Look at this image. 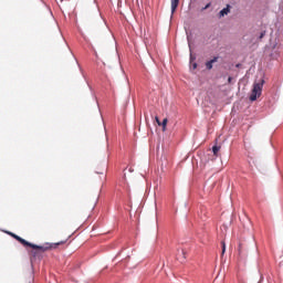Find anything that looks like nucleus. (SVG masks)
Segmentation results:
<instances>
[{
    "label": "nucleus",
    "instance_id": "obj_1",
    "mask_svg": "<svg viewBox=\"0 0 283 283\" xmlns=\"http://www.w3.org/2000/svg\"><path fill=\"white\" fill-rule=\"evenodd\" d=\"M7 233L11 238H13L18 242H20V244H22L23 247H30L31 249H38L39 251H42L43 253H45V251H50L52 249H56V247H60V244H65V242L61 241V242H57V243H45L44 245H36L34 243L28 242L25 239L17 235L13 232H7Z\"/></svg>",
    "mask_w": 283,
    "mask_h": 283
},
{
    "label": "nucleus",
    "instance_id": "obj_2",
    "mask_svg": "<svg viewBox=\"0 0 283 283\" xmlns=\"http://www.w3.org/2000/svg\"><path fill=\"white\" fill-rule=\"evenodd\" d=\"M264 87V80L253 84V88L250 95V101L254 102L262 96V88Z\"/></svg>",
    "mask_w": 283,
    "mask_h": 283
},
{
    "label": "nucleus",
    "instance_id": "obj_3",
    "mask_svg": "<svg viewBox=\"0 0 283 283\" xmlns=\"http://www.w3.org/2000/svg\"><path fill=\"white\" fill-rule=\"evenodd\" d=\"M231 12V6L227 4V8L222 9L219 12V19H222V17H227Z\"/></svg>",
    "mask_w": 283,
    "mask_h": 283
},
{
    "label": "nucleus",
    "instance_id": "obj_4",
    "mask_svg": "<svg viewBox=\"0 0 283 283\" xmlns=\"http://www.w3.org/2000/svg\"><path fill=\"white\" fill-rule=\"evenodd\" d=\"M156 122L159 126L163 127V132H167V123H169V120L167 118H164L163 123H160V119H158V117H156Z\"/></svg>",
    "mask_w": 283,
    "mask_h": 283
},
{
    "label": "nucleus",
    "instance_id": "obj_5",
    "mask_svg": "<svg viewBox=\"0 0 283 283\" xmlns=\"http://www.w3.org/2000/svg\"><path fill=\"white\" fill-rule=\"evenodd\" d=\"M213 63H218V56H214L212 60L206 62L207 70H213Z\"/></svg>",
    "mask_w": 283,
    "mask_h": 283
},
{
    "label": "nucleus",
    "instance_id": "obj_6",
    "mask_svg": "<svg viewBox=\"0 0 283 283\" xmlns=\"http://www.w3.org/2000/svg\"><path fill=\"white\" fill-rule=\"evenodd\" d=\"M171 1V14H174V12H176V10L178 9V6L180 4V0H170Z\"/></svg>",
    "mask_w": 283,
    "mask_h": 283
},
{
    "label": "nucleus",
    "instance_id": "obj_7",
    "mask_svg": "<svg viewBox=\"0 0 283 283\" xmlns=\"http://www.w3.org/2000/svg\"><path fill=\"white\" fill-rule=\"evenodd\" d=\"M220 151V146H213L212 147V153H213V156H218V153Z\"/></svg>",
    "mask_w": 283,
    "mask_h": 283
},
{
    "label": "nucleus",
    "instance_id": "obj_8",
    "mask_svg": "<svg viewBox=\"0 0 283 283\" xmlns=\"http://www.w3.org/2000/svg\"><path fill=\"white\" fill-rule=\"evenodd\" d=\"M221 247H222L221 255H224V253L227 252V243H224V241H221Z\"/></svg>",
    "mask_w": 283,
    "mask_h": 283
},
{
    "label": "nucleus",
    "instance_id": "obj_9",
    "mask_svg": "<svg viewBox=\"0 0 283 283\" xmlns=\"http://www.w3.org/2000/svg\"><path fill=\"white\" fill-rule=\"evenodd\" d=\"M208 8H211V2H209L208 4H206V7L202 10H208Z\"/></svg>",
    "mask_w": 283,
    "mask_h": 283
},
{
    "label": "nucleus",
    "instance_id": "obj_10",
    "mask_svg": "<svg viewBox=\"0 0 283 283\" xmlns=\"http://www.w3.org/2000/svg\"><path fill=\"white\" fill-rule=\"evenodd\" d=\"M94 55L96 56V59L98 61V52L94 51Z\"/></svg>",
    "mask_w": 283,
    "mask_h": 283
},
{
    "label": "nucleus",
    "instance_id": "obj_11",
    "mask_svg": "<svg viewBox=\"0 0 283 283\" xmlns=\"http://www.w3.org/2000/svg\"><path fill=\"white\" fill-rule=\"evenodd\" d=\"M198 67V64L197 63H195V64H192V69H197Z\"/></svg>",
    "mask_w": 283,
    "mask_h": 283
},
{
    "label": "nucleus",
    "instance_id": "obj_12",
    "mask_svg": "<svg viewBox=\"0 0 283 283\" xmlns=\"http://www.w3.org/2000/svg\"><path fill=\"white\" fill-rule=\"evenodd\" d=\"M233 81V77H228V83H231Z\"/></svg>",
    "mask_w": 283,
    "mask_h": 283
},
{
    "label": "nucleus",
    "instance_id": "obj_13",
    "mask_svg": "<svg viewBox=\"0 0 283 283\" xmlns=\"http://www.w3.org/2000/svg\"><path fill=\"white\" fill-rule=\"evenodd\" d=\"M260 39H264V32L261 33Z\"/></svg>",
    "mask_w": 283,
    "mask_h": 283
}]
</instances>
